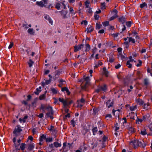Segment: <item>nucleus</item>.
Returning <instances> with one entry per match:
<instances>
[{
	"label": "nucleus",
	"instance_id": "36",
	"mask_svg": "<svg viewBox=\"0 0 152 152\" xmlns=\"http://www.w3.org/2000/svg\"><path fill=\"white\" fill-rule=\"evenodd\" d=\"M129 42H131L133 43H134L135 42V40L132 37H130L129 38Z\"/></svg>",
	"mask_w": 152,
	"mask_h": 152
},
{
	"label": "nucleus",
	"instance_id": "63",
	"mask_svg": "<svg viewBox=\"0 0 152 152\" xmlns=\"http://www.w3.org/2000/svg\"><path fill=\"white\" fill-rule=\"evenodd\" d=\"M67 89H68V88L66 87H64V88L62 87L61 88V91L62 92L66 91Z\"/></svg>",
	"mask_w": 152,
	"mask_h": 152
},
{
	"label": "nucleus",
	"instance_id": "27",
	"mask_svg": "<svg viewBox=\"0 0 152 152\" xmlns=\"http://www.w3.org/2000/svg\"><path fill=\"white\" fill-rule=\"evenodd\" d=\"M45 94H43L39 96V99L40 100H42L45 99Z\"/></svg>",
	"mask_w": 152,
	"mask_h": 152
},
{
	"label": "nucleus",
	"instance_id": "1",
	"mask_svg": "<svg viewBox=\"0 0 152 152\" xmlns=\"http://www.w3.org/2000/svg\"><path fill=\"white\" fill-rule=\"evenodd\" d=\"M141 142H140L139 140H135L131 141L130 142V144L131 145H133L134 148L137 147L140 145H141Z\"/></svg>",
	"mask_w": 152,
	"mask_h": 152
},
{
	"label": "nucleus",
	"instance_id": "29",
	"mask_svg": "<svg viewBox=\"0 0 152 152\" xmlns=\"http://www.w3.org/2000/svg\"><path fill=\"white\" fill-rule=\"evenodd\" d=\"M26 144L24 143H22L20 146V148L23 151L25 148Z\"/></svg>",
	"mask_w": 152,
	"mask_h": 152
},
{
	"label": "nucleus",
	"instance_id": "30",
	"mask_svg": "<svg viewBox=\"0 0 152 152\" xmlns=\"http://www.w3.org/2000/svg\"><path fill=\"white\" fill-rule=\"evenodd\" d=\"M118 58L119 59H121L123 61H124V56L122 54H119Z\"/></svg>",
	"mask_w": 152,
	"mask_h": 152
},
{
	"label": "nucleus",
	"instance_id": "34",
	"mask_svg": "<svg viewBox=\"0 0 152 152\" xmlns=\"http://www.w3.org/2000/svg\"><path fill=\"white\" fill-rule=\"evenodd\" d=\"M126 65L129 68H131L132 67V64H130L129 61H127Z\"/></svg>",
	"mask_w": 152,
	"mask_h": 152
},
{
	"label": "nucleus",
	"instance_id": "54",
	"mask_svg": "<svg viewBox=\"0 0 152 152\" xmlns=\"http://www.w3.org/2000/svg\"><path fill=\"white\" fill-rule=\"evenodd\" d=\"M13 45L14 44L13 42H10V44L8 46V49H10L11 48H12L13 47Z\"/></svg>",
	"mask_w": 152,
	"mask_h": 152
},
{
	"label": "nucleus",
	"instance_id": "10",
	"mask_svg": "<svg viewBox=\"0 0 152 152\" xmlns=\"http://www.w3.org/2000/svg\"><path fill=\"white\" fill-rule=\"evenodd\" d=\"M99 87L102 91L104 92H106L107 91V86L106 85L104 84L103 86H101Z\"/></svg>",
	"mask_w": 152,
	"mask_h": 152
},
{
	"label": "nucleus",
	"instance_id": "38",
	"mask_svg": "<svg viewBox=\"0 0 152 152\" xmlns=\"http://www.w3.org/2000/svg\"><path fill=\"white\" fill-rule=\"evenodd\" d=\"M129 41H126L124 42V45H126V48H128L129 47Z\"/></svg>",
	"mask_w": 152,
	"mask_h": 152
},
{
	"label": "nucleus",
	"instance_id": "60",
	"mask_svg": "<svg viewBox=\"0 0 152 152\" xmlns=\"http://www.w3.org/2000/svg\"><path fill=\"white\" fill-rule=\"evenodd\" d=\"M44 18H45L47 20H48L50 19V17L48 15H46L44 17Z\"/></svg>",
	"mask_w": 152,
	"mask_h": 152
},
{
	"label": "nucleus",
	"instance_id": "56",
	"mask_svg": "<svg viewBox=\"0 0 152 152\" xmlns=\"http://www.w3.org/2000/svg\"><path fill=\"white\" fill-rule=\"evenodd\" d=\"M94 17L95 19L96 20H98L99 19V16L97 15L95 13L94 15Z\"/></svg>",
	"mask_w": 152,
	"mask_h": 152
},
{
	"label": "nucleus",
	"instance_id": "2",
	"mask_svg": "<svg viewBox=\"0 0 152 152\" xmlns=\"http://www.w3.org/2000/svg\"><path fill=\"white\" fill-rule=\"evenodd\" d=\"M22 131L21 127L20 125H17L15 127V129L13 132V133L15 134V136H17V133H20Z\"/></svg>",
	"mask_w": 152,
	"mask_h": 152
},
{
	"label": "nucleus",
	"instance_id": "44",
	"mask_svg": "<svg viewBox=\"0 0 152 152\" xmlns=\"http://www.w3.org/2000/svg\"><path fill=\"white\" fill-rule=\"evenodd\" d=\"M102 24L104 26H107L109 25V22L108 21H105Z\"/></svg>",
	"mask_w": 152,
	"mask_h": 152
},
{
	"label": "nucleus",
	"instance_id": "35",
	"mask_svg": "<svg viewBox=\"0 0 152 152\" xmlns=\"http://www.w3.org/2000/svg\"><path fill=\"white\" fill-rule=\"evenodd\" d=\"M118 21L122 23V24H124V17L120 18L118 19Z\"/></svg>",
	"mask_w": 152,
	"mask_h": 152
},
{
	"label": "nucleus",
	"instance_id": "59",
	"mask_svg": "<svg viewBox=\"0 0 152 152\" xmlns=\"http://www.w3.org/2000/svg\"><path fill=\"white\" fill-rule=\"evenodd\" d=\"M84 78L85 79V80L86 81H89L90 80V78L89 76H87L85 77L84 76Z\"/></svg>",
	"mask_w": 152,
	"mask_h": 152
},
{
	"label": "nucleus",
	"instance_id": "13",
	"mask_svg": "<svg viewBox=\"0 0 152 152\" xmlns=\"http://www.w3.org/2000/svg\"><path fill=\"white\" fill-rule=\"evenodd\" d=\"M109 62L110 63H113L114 61V59L113 57V54H110L109 56Z\"/></svg>",
	"mask_w": 152,
	"mask_h": 152
},
{
	"label": "nucleus",
	"instance_id": "31",
	"mask_svg": "<svg viewBox=\"0 0 152 152\" xmlns=\"http://www.w3.org/2000/svg\"><path fill=\"white\" fill-rule=\"evenodd\" d=\"M61 7V4L57 2L56 3V5H55V7L58 10H59Z\"/></svg>",
	"mask_w": 152,
	"mask_h": 152
},
{
	"label": "nucleus",
	"instance_id": "6",
	"mask_svg": "<svg viewBox=\"0 0 152 152\" xmlns=\"http://www.w3.org/2000/svg\"><path fill=\"white\" fill-rule=\"evenodd\" d=\"M87 147L86 146V144L85 143H83V145H81L79 149L81 151L85 152L87 150Z\"/></svg>",
	"mask_w": 152,
	"mask_h": 152
},
{
	"label": "nucleus",
	"instance_id": "8",
	"mask_svg": "<svg viewBox=\"0 0 152 152\" xmlns=\"http://www.w3.org/2000/svg\"><path fill=\"white\" fill-rule=\"evenodd\" d=\"M110 101H111L110 100H109L106 103V106L108 108H110V107L113 106V102L112 101L110 102Z\"/></svg>",
	"mask_w": 152,
	"mask_h": 152
},
{
	"label": "nucleus",
	"instance_id": "52",
	"mask_svg": "<svg viewBox=\"0 0 152 152\" xmlns=\"http://www.w3.org/2000/svg\"><path fill=\"white\" fill-rule=\"evenodd\" d=\"M89 2L88 1H86L85 2V5L86 8H88L89 7Z\"/></svg>",
	"mask_w": 152,
	"mask_h": 152
},
{
	"label": "nucleus",
	"instance_id": "11",
	"mask_svg": "<svg viewBox=\"0 0 152 152\" xmlns=\"http://www.w3.org/2000/svg\"><path fill=\"white\" fill-rule=\"evenodd\" d=\"M94 30V28L91 25H88L87 27V33H91L92 31Z\"/></svg>",
	"mask_w": 152,
	"mask_h": 152
},
{
	"label": "nucleus",
	"instance_id": "53",
	"mask_svg": "<svg viewBox=\"0 0 152 152\" xmlns=\"http://www.w3.org/2000/svg\"><path fill=\"white\" fill-rule=\"evenodd\" d=\"M59 82L63 84H65L66 83V81L62 79H61L59 81Z\"/></svg>",
	"mask_w": 152,
	"mask_h": 152
},
{
	"label": "nucleus",
	"instance_id": "47",
	"mask_svg": "<svg viewBox=\"0 0 152 152\" xmlns=\"http://www.w3.org/2000/svg\"><path fill=\"white\" fill-rule=\"evenodd\" d=\"M138 102H139L140 104L142 106L144 103V101L141 99H139L138 100Z\"/></svg>",
	"mask_w": 152,
	"mask_h": 152
},
{
	"label": "nucleus",
	"instance_id": "51",
	"mask_svg": "<svg viewBox=\"0 0 152 152\" xmlns=\"http://www.w3.org/2000/svg\"><path fill=\"white\" fill-rule=\"evenodd\" d=\"M22 26L26 29H27V28H28V25L27 24L23 23V24Z\"/></svg>",
	"mask_w": 152,
	"mask_h": 152
},
{
	"label": "nucleus",
	"instance_id": "15",
	"mask_svg": "<svg viewBox=\"0 0 152 152\" xmlns=\"http://www.w3.org/2000/svg\"><path fill=\"white\" fill-rule=\"evenodd\" d=\"M147 116V115L144 116L143 117V119H139L138 118H137V119L136 120V123L137 124H139V122H141L143 120H145L146 119V117Z\"/></svg>",
	"mask_w": 152,
	"mask_h": 152
},
{
	"label": "nucleus",
	"instance_id": "57",
	"mask_svg": "<svg viewBox=\"0 0 152 152\" xmlns=\"http://www.w3.org/2000/svg\"><path fill=\"white\" fill-rule=\"evenodd\" d=\"M20 145L18 144L17 145H15V148L16 150H17V151H19L20 150V148H19V146Z\"/></svg>",
	"mask_w": 152,
	"mask_h": 152
},
{
	"label": "nucleus",
	"instance_id": "25",
	"mask_svg": "<svg viewBox=\"0 0 152 152\" xmlns=\"http://www.w3.org/2000/svg\"><path fill=\"white\" fill-rule=\"evenodd\" d=\"M86 49L85 50V52H87V51H89V50L90 49V45L88 44H86Z\"/></svg>",
	"mask_w": 152,
	"mask_h": 152
},
{
	"label": "nucleus",
	"instance_id": "26",
	"mask_svg": "<svg viewBox=\"0 0 152 152\" xmlns=\"http://www.w3.org/2000/svg\"><path fill=\"white\" fill-rule=\"evenodd\" d=\"M41 91V90H39L38 88H37L34 92V93L36 95H38L40 92Z\"/></svg>",
	"mask_w": 152,
	"mask_h": 152
},
{
	"label": "nucleus",
	"instance_id": "40",
	"mask_svg": "<svg viewBox=\"0 0 152 152\" xmlns=\"http://www.w3.org/2000/svg\"><path fill=\"white\" fill-rule=\"evenodd\" d=\"M51 91H52L53 94H57V91L54 88H51Z\"/></svg>",
	"mask_w": 152,
	"mask_h": 152
},
{
	"label": "nucleus",
	"instance_id": "22",
	"mask_svg": "<svg viewBox=\"0 0 152 152\" xmlns=\"http://www.w3.org/2000/svg\"><path fill=\"white\" fill-rule=\"evenodd\" d=\"M46 107V106H45L44 104H41L40 109L42 110L43 112H45Z\"/></svg>",
	"mask_w": 152,
	"mask_h": 152
},
{
	"label": "nucleus",
	"instance_id": "48",
	"mask_svg": "<svg viewBox=\"0 0 152 152\" xmlns=\"http://www.w3.org/2000/svg\"><path fill=\"white\" fill-rule=\"evenodd\" d=\"M61 73V72L59 70H57L56 71L55 76H56V75L59 76Z\"/></svg>",
	"mask_w": 152,
	"mask_h": 152
},
{
	"label": "nucleus",
	"instance_id": "46",
	"mask_svg": "<svg viewBox=\"0 0 152 152\" xmlns=\"http://www.w3.org/2000/svg\"><path fill=\"white\" fill-rule=\"evenodd\" d=\"M101 25L97 23L96 24V29H99L101 28Z\"/></svg>",
	"mask_w": 152,
	"mask_h": 152
},
{
	"label": "nucleus",
	"instance_id": "28",
	"mask_svg": "<svg viewBox=\"0 0 152 152\" xmlns=\"http://www.w3.org/2000/svg\"><path fill=\"white\" fill-rule=\"evenodd\" d=\"M147 4L145 2H144L142 4H141L140 5V7L141 8H143L145 7H147Z\"/></svg>",
	"mask_w": 152,
	"mask_h": 152
},
{
	"label": "nucleus",
	"instance_id": "20",
	"mask_svg": "<svg viewBox=\"0 0 152 152\" xmlns=\"http://www.w3.org/2000/svg\"><path fill=\"white\" fill-rule=\"evenodd\" d=\"M49 109H50V112H51V114L52 115H53L54 112L52 107L50 106H48V107L46 106V109L48 110Z\"/></svg>",
	"mask_w": 152,
	"mask_h": 152
},
{
	"label": "nucleus",
	"instance_id": "37",
	"mask_svg": "<svg viewBox=\"0 0 152 152\" xmlns=\"http://www.w3.org/2000/svg\"><path fill=\"white\" fill-rule=\"evenodd\" d=\"M137 109V107L136 106H130L129 107L130 110L132 111L134 110Z\"/></svg>",
	"mask_w": 152,
	"mask_h": 152
},
{
	"label": "nucleus",
	"instance_id": "58",
	"mask_svg": "<svg viewBox=\"0 0 152 152\" xmlns=\"http://www.w3.org/2000/svg\"><path fill=\"white\" fill-rule=\"evenodd\" d=\"M51 114V112H49L48 113H46V115H45V118H48L50 117V114Z\"/></svg>",
	"mask_w": 152,
	"mask_h": 152
},
{
	"label": "nucleus",
	"instance_id": "32",
	"mask_svg": "<svg viewBox=\"0 0 152 152\" xmlns=\"http://www.w3.org/2000/svg\"><path fill=\"white\" fill-rule=\"evenodd\" d=\"M34 146L32 144H30L28 146V149L29 151H31L34 148Z\"/></svg>",
	"mask_w": 152,
	"mask_h": 152
},
{
	"label": "nucleus",
	"instance_id": "49",
	"mask_svg": "<svg viewBox=\"0 0 152 152\" xmlns=\"http://www.w3.org/2000/svg\"><path fill=\"white\" fill-rule=\"evenodd\" d=\"M138 61L139 63L136 65L137 67H139L141 66L142 63V61L140 60H138Z\"/></svg>",
	"mask_w": 152,
	"mask_h": 152
},
{
	"label": "nucleus",
	"instance_id": "50",
	"mask_svg": "<svg viewBox=\"0 0 152 152\" xmlns=\"http://www.w3.org/2000/svg\"><path fill=\"white\" fill-rule=\"evenodd\" d=\"M144 84L145 86H147L148 84V80L147 79H145L144 80Z\"/></svg>",
	"mask_w": 152,
	"mask_h": 152
},
{
	"label": "nucleus",
	"instance_id": "43",
	"mask_svg": "<svg viewBox=\"0 0 152 152\" xmlns=\"http://www.w3.org/2000/svg\"><path fill=\"white\" fill-rule=\"evenodd\" d=\"M51 79H50L49 80H46L45 81V82L46 85H48L50 84L51 83Z\"/></svg>",
	"mask_w": 152,
	"mask_h": 152
},
{
	"label": "nucleus",
	"instance_id": "19",
	"mask_svg": "<svg viewBox=\"0 0 152 152\" xmlns=\"http://www.w3.org/2000/svg\"><path fill=\"white\" fill-rule=\"evenodd\" d=\"M54 146L55 148H58V147H60L61 146V143H58V142H55L53 143Z\"/></svg>",
	"mask_w": 152,
	"mask_h": 152
},
{
	"label": "nucleus",
	"instance_id": "62",
	"mask_svg": "<svg viewBox=\"0 0 152 152\" xmlns=\"http://www.w3.org/2000/svg\"><path fill=\"white\" fill-rule=\"evenodd\" d=\"M27 101H29L32 98V96L31 95L29 94L27 96Z\"/></svg>",
	"mask_w": 152,
	"mask_h": 152
},
{
	"label": "nucleus",
	"instance_id": "9",
	"mask_svg": "<svg viewBox=\"0 0 152 152\" xmlns=\"http://www.w3.org/2000/svg\"><path fill=\"white\" fill-rule=\"evenodd\" d=\"M59 101L62 103L64 106H66L68 105L67 102L66 100H64L63 98H59L58 99Z\"/></svg>",
	"mask_w": 152,
	"mask_h": 152
},
{
	"label": "nucleus",
	"instance_id": "4",
	"mask_svg": "<svg viewBox=\"0 0 152 152\" xmlns=\"http://www.w3.org/2000/svg\"><path fill=\"white\" fill-rule=\"evenodd\" d=\"M126 129H128L129 132L128 133L129 134L134 132V128L130 126V123H129V124L126 126Z\"/></svg>",
	"mask_w": 152,
	"mask_h": 152
},
{
	"label": "nucleus",
	"instance_id": "42",
	"mask_svg": "<svg viewBox=\"0 0 152 152\" xmlns=\"http://www.w3.org/2000/svg\"><path fill=\"white\" fill-rule=\"evenodd\" d=\"M70 123L73 127L75 126L76 123L73 119H72Z\"/></svg>",
	"mask_w": 152,
	"mask_h": 152
},
{
	"label": "nucleus",
	"instance_id": "33",
	"mask_svg": "<svg viewBox=\"0 0 152 152\" xmlns=\"http://www.w3.org/2000/svg\"><path fill=\"white\" fill-rule=\"evenodd\" d=\"M46 142H50L53 141V138L52 137L46 138Z\"/></svg>",
	"mask_w": 152,
	"mask_h": 152
},
{
	"label": "nucleus",
	"instance_id": "64",
	"mask_svg": "<svg viewBox=\"0 0 152 152\" xmlns=\"http://www.w3.org/2000/svg\"><path fill=\"white\" fill-rule=\"evenodd\" d=\"M121 66V65L120 64H117V65H115V67L116 69H118L120 68Z\"/></svg>",
	"mask_w": 152,
	"mask_h": 152
},
{
	"label": "nucleus",
	"instance_id": "23",
	"mask_svg": "<svg viewBox=\"0 0 152 152\" xmlns=\"http://www.w3.org/2000/svg\"><path fill=\"white\" fill-rule=\"evenodd\" d=\"M27 31L28 33L31 35L34 34V33L33 28H30L28 29Z\"/></svg>",
	"mask_w": 152,
	"mask_h": 152
},
{
	"label": "nucleus",
	"instance_id": "55",
	"mask_svg": "<svg viewBox=\"0 0 152 152\" xmlns=\"http://www.w3.org/2000/svg\"><path fill=\"white\" fill-rule=\"evenodd\" d=\"M84 24L85 25H87L88 24V22L86 20L82 21L81 22V24Z\"/></svg>",
	"mask_w": 152,
	"mask_h": 152
},
{
	"label": "nucleus",
	"instance_id": "41",
	"mask_svg": "<svg viewBox=\"0 0 152 152\" xmlns=\"http://www.w3.org/2000/svg\"><path fill=\"white\" fill-rule=\"evenodd\" d=\"M101 8L102 9H104L105 8V2L102 3H101Z\"/></svg>",
	"mask_w": 152,
	"mask_h": 152
},
{
	"label": "nucleus",
	"instance_id": "16",
	"mask_svg": "<svg viewBox=\"0 0 152 152\" xmlns=\"http://www.w3.org/2000/svg\"><path fill=\"white\" fill-rule=\"evenodd\" d=\"M46 139V135L45 134H43L41 136H40L39 139V141L42 142L44 140H45Z\"/></svg>",
	"mask_w": 152,
	"mask_h": 152
},
{
	"label": "nucleus",
	"instance_id": "14",
	"mask_svg": "<svg viewBox=\"0 0 152 152\" xmlns=\"http://www.w3.org/2000/svg\"><path fill=\"white\" fill-rule=\"evenodd\" d=\"M125 18H124V23H125L127 27L129 28L131 26L132 22L131 21H127L126 20H125Z\"/></svg>",
	"mask_w": 152,
	"mask_h": 152
},
{
	"label": "nucleus",
	"instance_id": "3",
	"mask_svg": "<svg viewBox=\"0 0 152 152\" xmlns=\"http://www.w3.org/2000/svg\"><path fill=\"white\" fill-rule=\"evenodd\" d=\"M47 1L48 0H42L40 1H37L36 2V4L41 7H46V6L44 4L47 3Z\"/></svg>",
	"mask_w": 152,
	"mask_h": 152
},
{
	"label": "nucleus",
	"instance_id": "12",
	"mask_svg": "<svg viewBox=\"0 0 152 152\" xmlns=\"http://www.w3.org/2000/svg\"><path fill=\"white\" fill-rule=\"evenodd\" d=\"M59 12H60L61 13V15L63 16L64 18H66V15L67 13V11L66 10L65 11L63 10L61 11H59Z\"/></svg>",
	"mask_w": 152,
	"mask_h": 152
},
{
	"label": "nucleus",
	"instance_id": "7",
	"mask_svg": "<svg viewBox=\"0 0 152 152\" xmlns=\"http://www.w3.org/2000/svg\"><path fill=\"white\" fill-rule=\"evenodd\" d=\"M122 74V73H120L117 75V78L119 81L122 82L124 81V77Z\"/></svg>",
	"mask_w": 152,
	"mask_h": 152
},
{
	"label": "nucleus",
	"instance_id": "39",
	"mask_svg": "<svg viewBox=\"0 0 152 152\" xmlns=\"http://www.w3.org/2000/svg\"><path fill=\"white\" fill-rule=\"evenodd\" d=\"M149 5L150 9L152 11V0H150Z\"/></svg>",
	"mask_w": 152,
	"mask_h": 152
},
{
	"label": "nucleus",
	"instance_id": "61",
	"mask_svg": "<svg viewBox=\"0 0 152 152\" xmlns=\"http://www.w3.org/2000/svg\"><path fill=\"white\" fill-rule=\"evenodd\" d=\"M141 133L142 135H145L147 134V132L145 130L141 131Z\"/></svg>",
	"mask_w": 152,
	"mask_h": 152
},
{
	"label": "nucleus",
	"instance_id": "17",
	"mask_svg": "<svg viewBox=\"0 0 152 152\" xmlns=\"http://www.w3.org/2000/svg\"><path fill=\"white\" fill-rule=\"evenodd\" d=\"M37 98H35L34 99L33 101L31 103V107L33 108H35L36 107V103L37 102Z\"/></svg>",
	"mask_w": 152,
	"mask_h": 152
},
{
	"label": "nucleus",
	"instance_id": "5",
	"mask_svg": "<svg viewBox=\"0 0 152 152\" xmlns=\"http://www.w3.org/2000/svg\"><path fill=\"white\" fill-rule=\"evenodd\" d=\"M84 46V45L81 44L80 45H75L74 47V51L75 52H77L78 51L81 50V49L83 48Z\"/></svg>",
	"mask_w": 152,
	"mask_h": 152
},
{
	"label": "nucleus",
	"instance_id": "21",
	"mask_svg": "<svg viewBox=\"0 0 152 152\" xmlns=\"http://www.w3.org/2000/svg\"><path fill=\"white\" fill-rule=\"evenodd\" d=\"M99 111V109L96 107H94V108L93 109V114L94 115H96L98 112Z\"/></svg>",
	"mask_w": 152,
	"mask_h": 152
},
{
	"label": "nucleus",
	"instance_id": "18",
	"mask_svg": "<svg viewBox=\"0 0 152 152\" xmlns=\"http://www.w3.org/2000/svg\"><path fill=\"white\" fill-rule=\"evenodd\" d=\"M103 72L104 75L106 76V77H108V75L109 72L107 70L106 68V67H104L103 68Z\"/></svg>",
	"mask_w": 152,
	"mask_h": 152
},
{
	"label": "nucleus",
	"instance_id": "24",
	"mask_svg": "<svg viewBox=\"0 0 152 152\" xmlns=\"http://www.w3.org/2000/svg\"><path fill=\"white\" fill-rule=\"evenodd\" d=\"M34 63V62L31 59H29V62H28L29 67H31Z\"/></svg>",
	"mask_w": 152,
	"mask_h": 152
},
{
	"label": "nucleus",
	"instance_id": "45",
	"mask_svg": "<svg viewBox=\"0 0 152 152\" xmlns=\"http://www.w3.org/2000/svg\"><path fill=\"white\" fill-rule=\"evenodd\" d=\"M92 132H95L96 133L98 131V130L97 129V127H94L92 130Z\"/></svg>",
	"mask_w": 152,
	"mask_h": 152
}]
</instances>
